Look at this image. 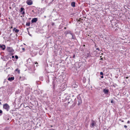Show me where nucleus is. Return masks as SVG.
I'll return each instance as SVG.
<instances>
[{"label":"nucleus","instance_id":"1","mask_svg":"<svg viewBox=\"0 0 130 130\" xmlns=\"http://www.w3.org/2000/svg\"><path fill=\"white\" fill-rule=\"evenodd\" d=\"M3 108L7 111H8L10 108V106L7 104L6 103L3 105Z\"/></svg>","mask_w":130,"mask_h":130},{"label":"nucleus","instance_id":"2","mask_svg":"<svg viewBox=\"0 0 130 130\" xmlns=\"http://www.w3.org/2000/svg\"><path fill=\"white\" fill-rule=\"evenodd\" d=\"M25 9L24 8L22 7L20 8V13L23 15V17H24V15L25 14Z\"/></svg>","mask_w":130,"mask_h":130},{"label":"nucleus","instance_id":"3","mask_svg":"<svg viewBox=\"0 0 130 130\" xmlns=\"http://www.w3.org/2000/svg\"><path fill=\"white\" fill-rule=\"evenodd\" d=\"M77 102H78L77 105L79 106L82 103V100L80 97L77 98Z\"/></svg>","mask_w":130,"mask_h":130},{"label":"nucleus","instance_id":"4","mask_svg":"<svg viewBox=\"0 0 130 130\" xmlns=\"http://www.w3.org/2000/svg\"><path fill=\"white\" fill-rule=\"evenodd\" d=\"M72 33V32L70 30H67L64 32V34L66 36H67V35L68 34H70V35Z\"/></svg>","mask_w":130,"mask_h":130},{"label":"nucleus","instance_id":"5","mask_svg":"<svg viewBox=\"0 0 130 130\" xmlns=\"http://www.w3.org/2000/svg\"><path fill=\"white\" fill-rule=\"evenodd\" d=\"M7 50L8 52L11 53H13L14 52V50L12 48L10 47H8L7 48Z\"/></svg>","mask_w":130,"mask_h":130},{"label":"nucleus","instance_id":"6","mask_svg":"<svg viewBox=\"0 0 130 130\" xmlns=\"http://www.w3.org/2000/svg\"><path fill=\"white\" fill-rule=\"evenodd\" d=\"M96 123L94 120H92L90 124V126L91 127H93L94 126H95Z\"/></svg>","mask_w":130,"mask_h":130},{"label":"nucleus","instance_id":"7","mask_svg":"<svg viewBox=\"0 0 130 130\" xmlns=\"http://www.w3.org/2000/svg\"><path fill=\"white\" fill-rule=\"evenodd\" d=\"M27 4L29 5H31L32 4V1L31 0H28L26 2Z\"/></svg>","mask_w":130,"mask_h":130},{"label":"nucleus","instance_id":"8","mask_svg":"<svg viewBox=\"0 0 130 130\" xmlns=\"http://www.w3.org/2000/svg\"><path fill=\"white\" fill-rule=\"evenodd\" d=\"M38 21V19L37 18H34L31 21V23H36Z\"/></svg>","mask_w":130,"mask_h":130},{"label":"nucleus","instance_id":"9","mask_svg":"<svg viewBox=\"0 0 130 130\" xmlns=\"http://www.w3.org/2000/svg\"><path fill=\"white\" fill-rule=\"evenodd\" d=\"M72 36V39L73 40L76 39V37L75 34L73 32L71 34Z\"/></svg>","mask_w":130,"mask_h":130},{"label":"nucleus","instance_id":"10","mask_svg":"<svg viewBox=\"0 0 130 130\" xmlns=\"http://www.w3.org/2000/svg\"><path fill=\"white\" fill-rule=\"evenodd\" d=\"M103 91L105 94H108L109 90L108 89H104L103 90Z\"/></svg>","mask_w":130,"mask_h":130},{"label":"nucleus","instance_id":"11","mask_svg":"<svg viewBox=\"0 0 130 130\" xmlns=\"http://www.w3.org/2000/svg\"><path fill=\"white\" fill-rule=\"evenodd\" d=\"M14 79V77H9L8 79V80L10 81L11 82Z\"/></svg>","mask_w":130,"mask_h":130},{"label":"nucleus","instance_id":"12","mask_svg":"<svg viewBox=\"0 0 130 130\" xmlns=\"http://www.w3.org/2000/svg\"><path fill=\"white\" fill-rule=\"evenodd\" d=\"M0 47L1 48H2L3 50H4L5 48V45H0Z\"/></svg>","mask_w":130,"mask_h":130},{"label":"nucleus","instance_id":"13","mask_svg":"<svg viewBox=\"0 0 130 130\" xmlns=\"http://www.w3.org/2000/svg\"><path fill=\"white\" fill-rule=\"evenodd\" d=\"M13 31H15L16 33H18L19 30L17 29L16 28H14L13 29Z\"/></svg>","mask_w":130,"mask_h":130},{"label":"nucleus","instance_id":"14","mask_svg":"<svg viewBox=\"0 0 130 130\" xmlns=\"http://www.w3.org/2000/svg\"><path fill=\"white\" fill-rule=\"evenodd\" d=\"M75 2H72L71 3V6L73 7H75Z\"/></svg>","mask_w":130,"mask_h":130},{"label":"nucleus","instance_id":"15","mask_svg":"<svg viewBox=\"0 0 130 130\" xmlns=\"http://www.w3.org/2000/svg\"><path fill=\"white\" fill-rule=\"evenodd\" d=\"M77 22H82V21L83 20V19H81V18H80L79 19L77 20Z\"/></svg>","mask_w":130,"mask_h":130},{"label":"nucleus","instance_id":"16","mask_svg":"<svg viewBox=\"0 0 130 130\" xmlns=\"http://www.w3.org/2000/svg\"><path fill=\"white\" fill-rule=\"evenodd\" d=\"M26 25L27 26H29L30 25V22H27L26 24Z\"/></svg>","mask_w":130,"mask_h":130},{"label":"nucleus","instance_id":"17","mask_svg":"<svg viewBox=\"0 0 130 130\" xmlns=\"http://www.w3.org/2000/svg\"><path fill=\"white\" fill-rule=\"evenodd\" d=\"M77 102H76V99H75L74 101V106L76 104Z\"/></svg>","mask_w":130,"mask_h":130},{"label":"nucleus","instance_id":"18","mask_svg":"<svg viewBox=\"0 0 130 130\" xmlns=\"http://www.w3.org/2000/svg\"><path fill=\"white\" fill-rule=\"evenodd\" d=\"M15 71H18V73H19L20 72V70L18 69H15Z\"/></svg>","mask_w":130,"mask_h":130},{"label":"nucleus","instance_id":"19","mask_svg":"<svg viewBox=\"0 0 130 130\" xmlns=\"http://www.w3.org/2000/svg\"><path fill=\"white\" fill-rule=\"evenodd\" d=\"M85 80H86V78H85L84 77L83 79V82L84 83H85V82H86Z\"/></svg>","mask_w":130,"mask_h":130},{"label":"nucleus","instance_id":"20","mask_svg":"<svg viewBox=\"0 0 130 130\" xmlns=\"http://www.w3.org/2000/svg\"><path fill=\"white\" fill-rule=\"evenodd\" d=\"M73 101H71H71L70 102L69 101L68 102V103L69 104L70 103H73Z\"/></svg>","mask_w":130,"mask_h":130},{"label":"nucleus","instance_id":"21","mask_svg":"<svg viewBox=\"0 0 130 130\" xmlns=\"http://www.w3.org/2000/svg\"><path fill=\"white\" fill-rule=\"evenodd\" d=\"M43 76H41L39 78H40V80H41L42 81V78H43Z\"/></svg>","mask_w":130,"mask_h":130},{"label":"nucleus","instance_id":"22","mask_svg":"<svg viewBox=\"0 0 130 130\" xmlns=\"http://www.w3.org/2000/svg\"><path fill=\"white\" fill-rule=\"evenodd\" d=\"M51 24L52 26H54L55 25V23H54L52 22Z\"/></svg>","mask_w":130,"mask_h":130},{"label":"nucleus","instance_id":"23","mask_svg":"<svg viewBox=\"0 0 130 130\" xmlns=\"http://www.w3.org/2000/svg\"><path fill=\"white\" fill-rule=\"evenodd\" d=\"M100 74L101 75H103V73L102 72H101Z\"/></svg>","mask_w":130,"mask_h":130},{"label":"nucleus","instance_id":"24","mask_svg":"<svg viewBox=\"0 0 130 130\" xmlns=\"http://www.w3.org/2000/svg\"><path fill=\"white\" fill-rule=\"evenodd\" d=\"M3 113V111L2 110L0 109V114H2Z\"/></svg>","mask_w":130,"mask_h":130},{"label":"nucleus","instance_id":"25","mask_svg":"<svg viewBox=\"0 0 130 130\" xmlns=\"http://www.w3.org/2000/svg\"><path fill=\"white\" fill-rule=\"evenodd\" d=\"M15 58L17 59H18V57L17 55H15Z\"/></svg>","mask_w":130,"mask_h":130},{"label":"nucleus","instance_id":"26","mask_svg":"<svg viewBox=\"0 0 130 130\" xmlns=\"http://www.w3.org/2000/svg\"><path fill=\"white\" fill-rule=\"evenodd\" d=\"M124 127L126 129L127 127V126L126 125H124Z\"/></svg>","mask_w":130,"mask_h":130},{"label":"nucleus","instance_id":"27","mask_svg":"<svg viewBox=\"0 0 130 130\" xmlns=\"http://www.w3.org/2000/svg\"><path fill=\"white\" fill-rule=\"evenodd\" d=\"M96 50H98V51H100V50L99 48H97Z\"/></svg>","mask_w":130,"mask_h":130},{"label":"nucleus","instance_id":"28","mask_svg":"<svg viewBox=\"0 0 130 130\" xmlns=\"http://www.w3.org/2000/svg\"><path fill=\"white\" fill-rule=\"evenodd\" d=\"M49 130H55V129L53 128H51L49 129Z\"/></svg>","mask_w":130,"mask_h":130},{"label":"nucleus","instance_id":"29","mask_svg":"<svg viewBox=\"0 0 130 130\" xmlns=\"http://www.w3.org/2000/svg\"><path fill=\"white\" fill-rule=\"evenodd\" d=\"M111 103H113V100H111Z\"/></svg>","mask_w":130,"mask_h":130},{"label":"nucleus","instance_id":"30","mask_svg":"<svg viewBox=\"0 0 130 130\" xmlns=\"http://www.w3.org/2000/svg\"><path fill=\"white\" fill-rule=\"evenodd\" d=\"M28 34H29V35L30 36H31H31H32V35H31V34H30L29 33V32H28Z\"/></svg>","mask_w":130,"mask_h":130},{"label":"nucleus","instance_id":"31","mask_svg":"<svg viewBox=\"0 0 130 130\" xmlns=\"http://www.w3.org/2000/svg\"><path fill=\"white\" fill-rule=\"evenodd\" d=\"M101 77L102 78H103V75H102V76H101Z\"/></svg>","mask_w":130,"mask_h":130},{"label":"nucleus","instance_id":"32","mask_svg":"<svg viewBox=\"0 0 130 130\" xmlns=\"http://www.w3.org/2000/svg\"><path fill=\"white\" fill-rule=\"evenodd\" d=\"M130 123V121H128L127 122V123Z\"/></svg>","mask_w":130,"mask_h":130},{"label":"nucleus","instance_id":"33","mask_svg":"<svg viewBox=\"0 0 130 130\" xmlns=\"http://www.w3.org/2000/svg\"><path fill=\"white\" fill-rule=\"evenodd\" d=\"M75 55H74L73 57V58H75Z\"/></svg>","mask_w":130,"mask_h":130},{"label":"nucleus","instance_id":"34","mask_svg":"<svg viewBox=\"0 0 130 130\" xmlns=\"http://www.w3.org/2000/svg\"><path fill=\"white\" fill-rule=\"evenodd\" d=\"M22 50H23L24 51L25 50V49L24 48H22Z\"/></svg>","mask_w":130,"mask_h":130},{"label":"nucleus","instance_id":"35","mask_svg":"<svg viewBox=\"0 0 130 130\" xmlns=\"http://www.w3.org/2000/svg\"><path fill=\"white\" fill-rule=\"evenodd\" d=\"M12 58H14V56H12Z\"/></svg>","mask_w":130,"mask_h":130},{"label":"nucleus","instance_id":"36","mask_svg":"<svg viewBox=\"0 0 130 130\" xmlns=\"http://www.w3.org/2000/svg\"><path fill=\"white\" fill-rule=\"evenodd\" d=\"M87 54V55H87V56H89L90 54H88H88Z\"/></svg>","mask_w":130,"mask_h":130},{"label":"nucleus","instance_id":"37","mask_svg":"<svg viewBox=\"0 0 130 130\" xmlns=\"http://www.w3.org/2000/svg\"><path fill=\"white\" fill-rule=\"evenodd\" d=\"M64 29H66V27H64Z\"/></svg>","mask_w":130,"mask_h":130},{"label":"nucleus","instance_id":"38","mask_svg":"<svg viewBox=\"0 0 130 130\" xmlns=\"http://www.w3.org/2000/svg\"><path fill=\"white\" fill-rule=\"evenodd\" d=\"M77 85H76V86H75V87H74V88H75V87H77Z\"/></svg>","mask_w":130,"mask_h":130},{"label":"nucleus","instance_id":"39","mask_svg":"<svg viewBox=\"0 0 130 130\" xmlns=\"http://www.w3.org/2000/svg\"><path fill=\"white\" fill-rule=\"evenodd\" d=\"M1 17V12H0V17Z\"/></svg>","mask_w":130,"mask_h":130},{"label":"nucleus","instance_id":"40","mask_svg":"<svg viewBox=\"0 0 130 130\" xmlns=\"http://www.w3.org/2000/svg\"><path fill=\"white\" fill-rule=\"evenodd\" d=\"M126 78L127 79V78H128V77H126Z\"/></svg>","mask_w":130,"mask_h":130},{"label":"nucleus","instance_id":"41","mask_svg":"<svg viewBox=\"0 0 130 130\" xmlns=\"http://www.w3.org/2000/svg\"><path fill=\"white\" fill-rule=\"evenodd\" d=\"M50 126H51V127H52L53 126H52V125H51Z\"/></svg>","mask_w":130,"mask_h":130},{"label":"nucleus","instance_id":"42","mask_svg":"<svg viewBox=\"0 0 130 130\" xmlns=\"http://www.w3.org/2000/svg\"><path fill=\"white\" fill-rule=\"evenodd\" d=\"M38 64V63L37 62H36V63H35V64Z\"/></svg>","mask_w":130,"mask_h":130},{"label":"nucleus","instance_id":"43","mask_svg":"<svg viewBox=\"0 0 130 130\" xmlns=\"http://www.w3.org/2000/svg\"><path fill=\"white\" fill-rule=\"evenodd\" d=\"M121 122H124V121L122 120Z\"/></svg>","mask_w":130,"mask_h":130},{"label":"nucleus","instance_id":"44","mask_svg":"<svg viewBox=\"0 0 130 130\" xmlns=\"http://www.w3.org/2000/svg\"><path fill=\"white\" fill-rule=\"evenodd\" d=\"M83 46L84 47H85V45H83Z\"/></svg>","mask_w":130,"mask_h":130},{"label":"nucleus","instance_id":"45","mask_svg":"<svg viewBox=\"0 0 130 130\" xmlns=\"http://www.w3.org/2000/svg\"><path fill=\"white\" fill-rule=\"evenodd\" d=\"M2 104H1V102H0V105H1Z\"/></svg>","mask_w":130,"mask_h":130},{"label":"nucleus","instance_id":"46","mask_svg":"<svg viewBox=\"0 0 130 130\" xmlns=\"http://www.w3.org/2000/svg\"><path fill=\"white\" fill-rule=\"evenodd\" d=\"M44 18H45L46 17V16H44Z\"/></svg>","mask_w":130,"mask_h":130},{"label":"nucleus","instance_id":"47","mask_svg":"<svg viewBox=\"0 0 130 130\" xmlns=\"http://www.w3.org/2000/svg\"><path fill=\"white\" fill-rule=\"evenodd\" d=\"M12 28V26H11V28Z\"/></svg>","mask_w":130,"mask_h":130},{"label":"nucleus","instance_id":"48","mask_svg":"<svg viewBox=\"0 0 130 130\" xmlns=\"http://www.w3.org/2000/svg\"><path fill=\"white\" fill-rule=\"evenodd\" d=\"M101 60H102V58H101Z\"/></svg>","mask_w":130,"mask_h":130},{"label":"nucleus","instance_id":"49","mask_svg":"<svg viewBox=\"0 0 130 130\" xmlns=\"http://www.w3.org/2000/svg\"><path fill=\"white\" fill-rule=\"evenodd\" d=\"M0 101H1V100L0 99Z\"/></svg>","mask_w":130,"mask_h":130},{"label":"nucleus","instance_id":"50","mask_svg":"<svg viewBox=\"0 0 130 130\" xmlns=\"http://www.w3.org/2000/svg\"><path fill=\"white\" fill-rule=\"evenodd\" d=\"M30 18H29V19H30Z\"/></svg>","mask_w":130,"mask_h":130},{"label":"nucleus","instance_id":"51","mask_svg":"<svg viewBox=\"0 0 130 130\" xmlns=\"http://www.w3.org/2000/svg\"><path fill=\"white\" fill-rule=\"evenodd\" d=\"M37 66V65H36V66Z\"/></svg>","mask_w":130,"mask_h":130},{"label":"nucleus","instance_id":"52","mask_svg":"<svg viewBox=\"0 0 130 130\" xmlns=\"http://www.w3.org/2000/svg\"><path fill=\"white\" fill-rule=\"evenodd\" d=\"M11 8V7H10V8Z\"/></svg>","mask_w":130,"mask_h":130}]
</instances>
